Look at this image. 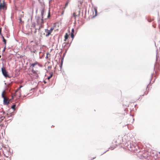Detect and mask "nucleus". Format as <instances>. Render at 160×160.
I'll return each mask as SVG.
<instances>
[{
  "label": "nucleus",
  "instance_id": "1",
  "mask_svg": "<svg viewBox=\"0 0 160 160\" xmlns=\"http://www.w3.org/2000/svg\"><path fill=\"white\" fill-rule=\"evenodd\" d=\"M38 66L40 67H42V66L37 61H35L34 63H32L30 66V67L32 69L31 72L33 74L34 77L35 78H37L39 77L38 74L39 73L38 72V70H36L35 68V66Z\"/></svg>",
  "mask_w": 160,
  "mask_h": 160
},
{
  "label": "nucleus",
  "instance_id": "2",
  "mask_svg": "<svg viewBox=\"0 0 160 160\" xmlns=\"http://www.w3.org/2000/svg\"><path fill=\"white\" fill-rule=\"evenodd\" d=\"M123 142L122 138L120 136L116 137L112 141V145L110 148L111 150L113 149L116 147L121 144Z\"/></svg>",
  "mask_w": 160,
  "mask_h": 160
},
{
  "label": "nucleus",
  "instance_id": "3",
  "mask_svg": "<svg viewBox=\"0 0 160 160\" xmlns=\"http://www.w3.org/2000/svg\"><path fill=\"white\" fill-rule=\"evenodd\" d=\"M6 92L5 91H4L2 93V96L3 99V104L4 105H8L9 102V99L6 96Z\"/></svg>",
  "mask_w": 160,
  "mask_h": 160
},
{
  "label": "nucleus",
  "instance_id": "4",
  "mask_svg": "<svg viewBox=\"0 0 160 160\" xmlns=\"http://www.w3.org/2000/svg\"><path fill=\"white\" fill-rule=\"evenodd\" d=\"M128 148L129 150L132 152H135L138 151V146L136 144H135V145H130L129 148L128 147Z\"/></svg>",
  "mask_w": 160,
  "mask_h": 160
},
{
  "label": "nucleus",
  "instance_id": "5",
  "mask_svg": "<svg viewBox=\"0 0 160 160\" xmlns=\"http://www.w3.org/2000/svg\"><path fill=\"white\" fill-rule=\"evenodd\" d=\"M22 86H20L19 88H18L15 91V92L14 95V96H16L17 98H19L21 96V92H18L20 90V88L22 87Z\"/></svg>",
  "mask_w": 160,
  "mask_h": 160
},
{
  "label": "nucleus",
  "instance_id": "6",
  "mask_svg": "<svg viewBox=\"0 0 160 160\" xmlns=\"http://www.w3.org/2000/svg\"><path fill=\"white\" fill-rule=\"evenodd\" d=\"M53 29V28H51L50 30L47 29H45V33H44V35H45L46 37L48 36L51 34Z\"/></svg>",
  "mask_w": 160,
  "mask_h": 160
},
{
  "label": "nucleus",
  "instance_id": "7",
  "mask_svg": "<svg viewBox=\"0 0 160 160\" xmlns=\"http://www.w3.org/2000/svg\"><path fill=\"white\" fill-rule=\"evenodd\" d=\"M5 112L2 110H0V119H1V121H2L5 118Z\"/></svg>",
  "mask_w": 160,
  "mask_h": 160
},
{
  "label": "nucleus",
  "instance_id": "8",
  "mask_svg": "<svg viewBox=\"0 0 160 160\" xmlns=\"http://www.w3.org/2000/svg\"><path fill=\"white\" fill-rule=\"evenodd\" d=\"M2 71L3 75L5 77H9V76L7 72L6 71L5 68L4 67H3L2 68Z\"/></svg>",
  "mask_w": 160,
  "mask_h": 160
},
{
  "label": "nucleus",
  "instance_id": "9",
  "mask_svg": "<svg viewBox=\"0 0 160 160\" xmlns=\"http://www.w3.org/2000/svg\"><path fill=\"white\" fill-rule=\"evenodd\" d=\"M80 11H78V14H77V12L75 11V12H73V14H72V16L74 18L75 20H76V17L77 16H78V17L79 16H80Z\"/></svg>",
  "mask_w": 160,
  "mask_h": 160
},
{
  "label": "nucleus",
  "instance_id": "10",
  "mask_svg": "<svg viewBox=\"0 0 160 160\" xmlns=\"http://www.w3.org/2000/svg\"><path fill=\"white\" fill-rule=\"evenodd\" d=\"M6 6L5 3L4 2H3V3H0V9H6Z\"/></svg>",
  "mask_w": 160,
  "mask_h": 160
},
{
  "label": "nucleus",
  "instance_id": "11",
  "mask_svg": "<svg viewBox=\"0 0 160 160\" xmlns=\"http://www.w3.org/2000/svg\"><path fill=\"white\" fill-rule=\"evenodd\" d=\"M74 30L73 28H72V29L71 33V36L72 38V39H73L74 37Z\"/></svg>",
  "mask_w": 160,
  "mask_h": 160
},
{
  "label": "nucleus",
  "instance_id": "12",
  "mask_svg": "<svg viewBox=\"0 0 160 160\" xmlns=\"http://www.w3.org/2000/svg\"><path fill=\"white\" fill-rule=\"evenodd\" d=\"M68 38V35L67 33H66L64 36L65 39H64V41H66L67 39Z\"/></svg>",
  "mask_w": 160,
  "mask_h": 160
},
{
  "label": "nucleus",
  "instance_id": "13",
  "mask_svg": "<svg viewBox=\"0 0 160 160\" xmlns=\"http://www.w3.org/2000/svg\"><path fill=\"white\" fill-rule=\"evenodd\" d=\"M148 22H150L154 20L153 18H151L150 17H148Z\"/></svg>",
  "mask_w": 160,
  "mask_h": 160
},
{
  "label": "nucleus",
  "instance_id": "14",
  "mask_svg": "<svg viewBox=\"0 0 160 160\" xmlns=\"http://www.w3.org/2000/svg\"><path fill=\"white\" fill-rule=\"evenodd\" d=\"M68 1L65 4L64 9H65L66 7L68 6Z\"/></svg>",
  "mask_w": 160,
  "mask_h": 160
},
{
  "label": "nucleus",
  "instance_id": "15",
  "mask_svg": "<svg viewBox=\"0 0 160 160\" xmlns=\"http://www.w3.org/2000/svg\"><path fill=\"white\" fill-rule=\"evenodd\" d=\"M159 52V51H157V55H156V59H158L159 56H158V53Z\"/></svg>",
  "mask_w": 160,
  "mask_h": 160
},
{
  "label": "nucleus",
  "instance_id": "16",
  "mask_svg": "<svg viewBox=\"0 0 160 160\" xmlns=\"http://www.w3.org/2000/svg\"><path fill=\"white\" fill-rule=\"evenodd\" d=\"M15 107H16V105H15V104L13 105H12V106L11 108H12V109L14 110L15 109Z\"/></svg>",
  "mask_w": 160,
  "mask_h": 160
},
{
  "label": "nucleus",
  "instance_id": "17",
  "mask_svg": "<svg viewBox=\"0 0 160 160\" xmlns=\"http://www.w3.org/2000/svg\"><path fill=\"white\" fill-rule=\"evenodd\" d=\"M3 41L4 42V44H5V46H6V40L5 39H4L3 40Z\"/></svg>",
  "mask_w": 160,
  "mask_h": 160
},
{
  "label": "nucleus",
  "instance_id": "18",
  "mask_svg": "<svg viewBox=\"0 0 160 160\" xmlns=\"http://www.w3.org/2000/svg\"><path fill=\"white\" fill-rule=\"evenodd\" d=\"M40 22H41V23L42 24L43 23V19H41L40 20Z\"/></svg>",
  "mask_w": 160,
  "mask_h": 160
},
{
  "label": "nucleus",
  "instance_id": "19",
  "mask_svg": "<svg viewBox=\"0 0 160 160\" xmlns=\"http://www.w3.org/2000/svg\"><path fill=\"white\" fill-rule=\"evenodd\" d=\"M38 67H40V66H35V68L36 69V70H38Z\"/></svg>",
  "mask_w": 160,
  "mask_h": 160
},
{
  "label": "nucleus",
  "instance_id": "20",
  "mask_svg": "<svg viewBox=\"0 0 160 160\" xmlns=\"http://www.w3.org/2000/svg\"><path fill=\"white\" fill-rule=\"evenodd\" d=\"M14 97V95H12V98H11V99H9V101H11L13 99Z\"/></svg>",
  "mask_w": 160,
  "mask_h": 160
},
{
  "label": "nucleus",
  "instance_id": "21",
  "mask_svg": "<svg viewBox=\"0 0 160 160\" xmlns=\"http://www.w3.org/2000/svg\"><path fill=\"white\" fill-rule=\"evenodd\" d=\"M52 74L48 78V80L49 79L52 77Z\"/></svg>",
  "mask_w": 160,
  "mask_h": 160
},
{
  "label": "nucleus",
  "instance_id": "22",
  "mask_svg": "<svg viewBox=\"0 0 160 160\" xmlns=\"http://www.w3.org/2000/svg\"><path fill=\"white\" fill-rule=\"evenodd\" d=\"M6 49V46H5L2 52H4L5 51V50Z\"/></svg>",
  "mask_w": 160,
  "mask_h": 160
},
{
  "label": "nucleus",
  "instance_id": "23",
  "mask_svg": "<svg viewBox=\"0 0 160 160\" xmlns=\"http://www.w3.org/2000/svg\"><path fill=\"white\" fill-rule=\"evenodd\" d=\"M148 93V92H144L143 94H142V96H143V95H144V94L146 95Z\"/></svg>",
  "mask_w": 160,
  "mask_h": 160
},
{
  "label": "nucleus",
  "instance_id": "24",
  "mask_svg": "<svg viewBox=\"0 0 160 160\" xmlns=\"http://www.w3.org/2000/svg\"><path fill=\"white\" fill-rule=\"evenodd\" d=\"M152 26H153L154 28H156V24H155V25L153 24V25H152Z\"/></svg>",
  "mask_w": 160,
  "mask_h": 160
},
{
  "label": "nucleus",
  "instance_id": "25",
  "mask_svg": "<svg viewBox=\"0 0 160 160\" xmlns=\"http://www.w3.org/2000/svg\"><path fill=\"white\" fill-rule=\"evenodd\" d=\"M0 34L2 35V33H1V28H0Z\"/></svg>",
  "mask_w": 160,
  "mask_h": 160
},
{
  "label": "nucleus",
  "instance_id": "26",
  "mask_svg": "<svg viewBox=\"0 0 160 160\" xmlns=\"http://www.w3.org/2000/svg\"><path fill=\"white\" fill-rule=\"evenodd\" d=\"M64 10H63L62 12V15L63 13H64Z\"/></svg>",
  "mask_w": 160,
  "mask_h": 160
},
{
  "label": "nucleus",
  "instance_id": "27",
  "mask_svg": "<svg viewBox=\"0 0 160 160\" xmlns=\"http://www.w3.org/2000/svg\"><path fill=\"white\" fill-rule=\"evenodd\" d=\"M94 10H95V12L96 13H97V9H96L95 8V9H94Z\"/></svg>",
  "mask_w": 160,
  "mask_h": 160
},
{
  "label": "nucleus",
  "instance_id": "28",
  "mask_svg": "<svg viewBox=\"0 0 160 160\" xmlns=\"http://www.w3.org/2000/svg\"><path fill=\"white\" fill-rule=\"evenodd\" d=\"M2 37L3 39V40L4 39H5L4 38V37L3 36H2Z\"/></svg>",
  "mask_w": 160,
  "mask_h": 160
},
{
  "label": "nucleus",
  "instance_id": "29",
  "mask_svg": "<svg viewBox=\"0 0 160 160\" xmlns=\"http://www.w3.org/2000/svg\"><path fill=\"white\" fill-rule=\"evenodd\" d=\"M33 27L34 28H35V24H33Z\"/></svg>",
  "mask_w": 160,
  "mask_h": 160
},
{
  "label": "nucleus",
  "instance_id": "30",
  "mask_svg": "<svg viewBox=\"0 0 160 160\" xmlns=\"http://www.w3.org/2000/svg\"><path fill=\"white\" fill-rule=\"evenodd\" d=\"M3 153L4 154V155H6V154L5 153V152H4V151H3Z\"/></svg>",
  "mask_w": 160,
  "mask_h": 160
},
{
  "label": "nucleus",
  "instance_id": "31",
  "mask_svg": "<svg viewBox=\"0 0 160 160\" xmlns=\"http://www.w3.org/2000/svg\"><path fill=\"white\" fill-rule=\"evenodd\" d=\"M19 20L21 22V18H20V19H19Z\"/></svg>",
  "mask_w": 160,
  "mask_h": 160
},
{
  "label": "nucleus",
  "instance_id": "32",
  "mask_svg": "<svg viewBox=\"0 0 160 160\" xmlns=\"http://www.w3.org/2000/svg\"><path fill=\"white\" fill-rule=\"evenodd\" d=\"M48 54L47 53V58H48Z\"/></svg>",
  "mask_w": 160,
  "mask_h": 160
},
{
  "label": "nucleus",
  "instance_id": "33",
  "mask_svg": "<svg viewBox=\"0 0 160 160\" xmlns=\"http://www.w3.org/2000/svg\"><path fill=\"white\" fill-rule=\"evenodd\" d=\"M33 42V41H31V42Z\"/></svg>",
  "mask_w": 160,
  "mask_h": 160
},
{
  "label": "nucleus",
  "instance_id": "34",
  "mask_svg": "<svg viewBox=\"0 0 160 160\" xmlns=\"http://www.w3.org/2000/svg\"><path fill=\"white\" fill-rule=\"evenodd\" d=\"M49 15H50V14H49V13H48V17L49 16Z\"/></svg>",
  "mask_w": 160,
  "mask_h": 160
},
{
  "label": "nucleus",
  "instance_id": "35",
  "mask_svg": "<svg viewBox=\"0 0 160 160\" xmlns=\"http://www.w3.org/2000/svg\"><path fill=\"white\" fill-rule=\"evenodd\" d=\"M1 56L0 55V58H1Z\"/></svg>",
  "mask_w": 160,
  "mask_h": 160
},
{
  "label": "nucleus",
  "instance_id": "36",
  "mask_svg": "<svg viewBox=\"0 0 160 160\" xmlns=\"http://www.w3.org/2000/svg\"><path fill=\"white\" fill-rule=\"evenodd\" d=\"M159 154H160V152H159Z\"/></svg>",
  "mask_w": 160,
  "mask_h": 160
},
{
  "label": "nucleus",
  "instance_id": "37",
  "mask_svg": "<svg viewBox=\"0 0 160 160\" xmlns=\"http://www.w3.org/2000/svg\"><path fill=\"white\" fill-rule=\"evenodd\" d=\"M33 52H35V51H34Z\"/></svg>",
  "mask_w": 160,
  "mask_h": 160
},
{
  "label": "nucleus",
  "instance_id": "38",
  "mask_svg": "<svg viewBox=\"0 0 160 160\" xmlns=\"http://www.w3.org/2000/svg\"><path fill=\"white\" fill-rule=\"evenodd\" d=\"M159 59H160V58H159Z\"/></svg>",
  "mask_w": 160,
  "mask_h": 160
}]
</instances>
